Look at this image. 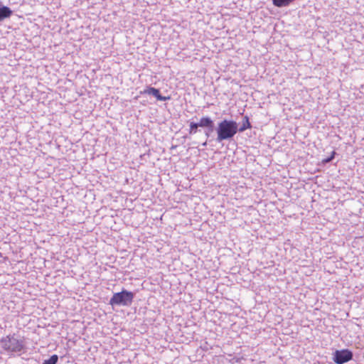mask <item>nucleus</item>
<instances>
[{
	"instance_id": "nucleus-1",
	"label": "nucleus",
	"mask_w": 364,
	"mask_h": 364,
	"mask_svg": "<svg viewBox=\"0 0 364 364\" xmlns=\"http://www.w3.org/2000/svg\"><path fill=\"white\" fill-rule=\"evenodd\" d=\"M217 141L231 139L238 132V124L235 121L223 119L218 124Z\"/></svg>"
},
{
	"instance_id": "nucleus-2",
	"label": "nucleus",
	"mask_w": 364,
	"mask_h": 364,
	"mask_svg": "<svg viewBox=\"0 0 364 364\" xmlns=\"http://www.w3.org/2000/svg\"><path fill=\"white\" fill-rule=\"evenodd\" d=\"M1 346L7 352H20L23 348V341L18 340L15 335L3 337L0 340Z\"/></svg>"
},
{
	"instance_id": "nucleus-3",
	"label": "nucleus",
	"mask_w": 364,
	"mask_h": 364,
	"mask_svg": "<svg viewBox=\"0 0 364 364\" xmlns=\"http://www.w3.org/2000/svg\"><path fill=\"white\" fill-rule=\"evenodd\" d=\"M134 294L132 291L122 290L121 292L114 293L109 300L112 306H130L132 303Z\"/></svg>"
},
{
	"instance_id": "nucleus-4",
	"label": "nucleus",
	"mask_w": 364,
	"mask_h": 364,
	"mask_svg": "<svg viewBox=\"0 0 364 364\" xmlns=\"http://www.w3.org/2000/svg\"><path fill=\"white\" fill-rule=\"evenodd\" d=\"M353 358V353L348 350H336L333 355V361L336 364H343Z\"/></svg>"
},
{
	"instance_id": "nucleus-5",
	"label": "nucleus",
	"mask_w": 364,
	"mask_h": 364,
	"mask_svg": "<svg viewBox=\"0 0 364 364\" xmlns=\"http://www.w3.org/2000/svg\"><path fill=\"white\" fill-rule=\"evenodd\" d=\"M144 93H146L148 95H152L159 101H166V100H170L169 96H168V97L162 96L160 94L159 90L158 89H156L155 87H149L147 89H146L144 91Z\"/></svg>"
},
{
	"instance_id": "nucleus-6",
	"label": "nucleus",
	"mask_w": 364,
	"mask_h": 364,
	"mask_svg": "<svg viewBox=\"0 0 364 364\" xmlns=\"http://www.w3.org/2000/svg\"><path fill=\"white\" fill-rule=\"evenodd\" d=\"M198 125L200 127H206L210 129V131L213 130L214 123L213 121L209 117H203L200 118L199 122H198Z\"/></svg>"
},
{
	"instance_id": "nucleus-7",
	"label": "nucleus",
	"mask_w": 364,
	"mask_h": 364,
	"mask_svg": "<svg viewBox=\"0 0 364 364\" xmlns=\"http://www.w3.org/2000/svg\"><path fill=\"white\" fill-rule=\"evenodd\" d=\"M12 14V11L8 6H4L0 4V21L6 18H9Z\"/></svg>"
},
{
	"instance_id": "nucleus-8",
	"label": "nucleus",
	"mask_w": 364,
	"mask_h": 364,
	"mask_svg": "<svg viewBox=\"0 0 364 364\" xmlns=\"http://www.w3.org/2000/svg\"><path fill=\"white\" fill-rule=\"evenodd\" d=\"M294 0H272L273 4L277 7H284L289 6Z\"/></svg>"
},
{
	"instance_id": "nucleus-9",
	"label": "nucleus",
	"mask_w": 364,
	"mask_h": 364,
	"mask_svg": "<svg viewBox=\"0 0 364 364\" xmlns=\"http://www.w3.org/2000/svg\"><path fill=\"white\" fill-rule=\"evenodd\" d=\"M251 127V124L249 122V119L247 117H245V120L243 121L242 125L240 127H238V132H242L245 131L247 129H249Z\"/></svg>"
},
{
	"instance_id": "nucleus-10",
	"label": "nucleus",
	"mask_w": 364,
	"mask_h": 364,
	"mask_svg": "<svg viewBox=\"0 0 364 364\" xmlns=\"http://www.w3.org/2000/svg\"><path fill=\"white\" fill-rule=\"evenodd\" d=\"M58 360L57 355H53L49 359L45 360L43 364H56Z\"/></svg>"
},
{
	"instance_id": "nucleus-11",
	"label": "nucleus",
	"mask_w": 364,
	"mask_h": 364,
	"mask_svg": "<svg viewBox=\"0 0 364 364\" xmlns=\"http://www.w3.org/2000/svg\"><path fill=\"white\" fill-rule=\"evenodd\" d=\"M199 127V126L198 125V123H195V122H191L190 124V130H189V133L191 134H196L198 131V128Z\"/></svg>"
},
{
	"instance_id": "nucleus-12",
	"label": "nucleus",
	"mask_w": 364,
	"mask_h": 364,
	"mask_svg": "<svg viewBox=\"0 0 364 364\" xmlns=\"http://www.w3.org/2000/svg\"><path fill=\"white\" fill-rule=\"evenodd\" d=\"M213 131H210V129H208V130H206L205 132V134L207 137H209L210 135V133L212 132Z\"/></svg>"
},
{
	"instance_id": "nucleus-13",
	"label": "nucleus",
	"mask_w": 364,
	"mask_h": 364,
	"mask_svg": "<svg viewBox=\"0 0 364 364\" xmlns=\"http://www.w3.org/2000/svg\"><path fill=\"white\" fill-rule=\"evenodd\" d=\"M331 158H329V159H328L326 160V161H327V162H328V161H331Z\"/></svg>"
},
{
	"instance_id": "nucleus-14",
	"label": "nucleus",
	"mask_w": 364,
	"mask_h": 364,
	"mask_svg": "<svg viewBox=\"0 0 364 364\" xmlns=\"http://www.w3.org/2000/svg\"><path fill=\"white\" fill-rule=\"evenodd\" d=\"M206 144H207V143H206V142H204V143L203 144V146H205Z\"/></svg>"
}]
</instances>
